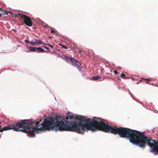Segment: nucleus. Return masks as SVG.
Here are the masks:
<instances>
[{"label":"nucleus","mask_w":158,"mask_h":158,"mask_svg":"<svg viewBox=\"0 0 158 158\" xmlns=\"http://www.w3.org/2000/svg\"><path fill=\"white\" fill-rule=\"evenodd\" d=\"M2 9L0 8V11H2Z\"/></svg>","instance_id":"obj_23"},{"label":"nucleus","mask_w":158,"mask_h":158,"mask_svg":"<svg viewBox=\"0 0 158 158\" xmlns=\"http://www.w3.org/2000/svg\"><path fill=\"white\" fill-rule=\"evenodd\" d=\"M114 73L116 74H118V72L116 70H114Z\"/></svg>","instance_id":"obj_20"},{"label":"nucleus","mask_w":158,"mask_h":158,"mask_svg":"<svg viewBox=\"0 0 158 158\" xmlns=\"http://www.w3.org/2000/svg\"><path fill=\"white\" fill-rule=\"evenodd\" d=\"M51 33H56V31L53 29H52L51 30Z\"/></svg>","instance_id":"obj_18"},{"label":"nucleus","mask_w":158,"mask_h":158,"mask_svg":"<svg viewBox=\"0 0 158 158\" xmlns=\"http://www.w3.org/2000/svg\"><path fill=\"white\" fill-rule=\"evenodd\" d=\"M51 51V50L50 49V50H49V51Z\"/></svg>","instance_id":"obj_26"},{"label":"nucleus","mask_w":158,"mask_h":158,"mask_svg":"<svg viewBox=\"0 0 158 158\" xmlns=\"http://www.w3.org/2000/svg\"><path fill=\"white\" fill-rule=\"evenodd\" d=\"M121 76L122 78H125V74L123 73H122L121 75Z\"/></svg>","instance_id":"obj_15"},{"label":"nucleus","mask_w":158,"mask_h":158,"mask_svg":"<svg viewBox=\"0 0 158 158\" xmlns=\"http://www.w3.org/2000/svg\"><path fill=\"white\" fill-rule=\"evenodd\" d=\"M40 122H43V123H40L42 126L39 128V121L35 122L30 119L21 120L9 125L10 130L13 129L16 131H22L28 133L30 137H34L35 136V130L36 131L46 130L44 128V127L47 126V124L45 123V120L41 119Z\"/></svg>","instance_id":"obj_2"},{"label":"nucleus","mask_w":158,"mask_h":158,"mask_svg":"<svg viewBox=\"0 0 158 158\" xmlns=\"http://www.w3.org/2000/svg\"><path fill=\"white\" fill-rule=\"evenodd\" d=\"M29 44L33 45H35L37 44V40L34 39L29 42Z\"/></svg>","instance_id":"obj_9"},{"label":"nucleus","mask_w":158,"mask_h":158,"mask_svg":"<svg viewBox=\"0 0 158 158\" xmlns=\"http://www.w3.org/2000/svg\"><path fill=\"white\" fill-rule=\"evenodd\" d=\"M89 118L86 119L81 115H69V116L55 117L45 119L47 126L44 127L46 130H54L60 131H75L83 134L85 131L91 130L93 131L99 130L105 132L118 134L121 137L127 138L129 141L134 144V130L122 127L109 126L102 121L94 119L90 121Z\"/></svg>","instance_id":"obj_1"},{"label":"nucleus","mask_w":158,"mask_h":158,"mask_svg":"<svg viewBox=\"0 0 158 158\" xmlns=\"http://www.w3.org/2000/svg\"><path fill=\"white\" fill-rule=\"evenodd\" d=\"M142 79L147 81H148L146 82V83H148V81H150L151 80V79L150 78H149V79H144L143 78H142Z\"/></svg>","instance_id":"obj_13"},{"label":"nucleus","mask_w":158,"mask_h":158,"mask_svg":"<svg viewBox=\"0 0 158 158\" xmlns=\"http://www.w3.org/2000/svg\"><path fill=\"white\" fill-rule=\"evenodd\" d=\"M42 47L45 48L47 50H49V49L48 47H45V46H42Z\"/></svg>","instance_id":"obj_17"},{"label":"nucleus","mask_w":158,"mask_h":158,"mask_svg":"<svg viewBox=\"0 0 158 158\" xmlns=\"http://www.w3.org/2000/svg\"><path fill=\"white\" fill-rule=\"evenodd\" d=\"M2 126L0 125V132H2L4 131H7L10 130L9 125L8 126H6L3 128H1Z\"/></svg>","instance_id":"obj_6"},{"label":"nucleus","mask_w":158,"mask_h":158,"mask_svg":"<svg viewBox=\"0 0 158 158\" xmlns=\"http://www.w3.org/2000/svg\"><path fill=\"white\" fill-rule=\"evenodd\" d=\"M101 78V77L98 75H97L90 78V80L93 81L97 80Z\"/></svg>","instance_id":"obj_8"},{"label":"nucleus","mask_w":158,"mask_h":158,"mask_svg":"<svg viewBox=\"0 0 158 158\" xmlns=\"http://www.w3.org/2000/svg\"><path fill=\"white\" fill-rule=\"evenodd\" d=\"M36 51H38L39 52H47V51H45L44 50V49L42 48H41L40 47H39L38 48L36 47Z\"/></svg>","instance_id":"obj_7"},{"label":"nucleus","mask_w":158,"mask_h":158,"mask_svg":"<svg viewBox=\"0 0 158 158\" xmlns=\"http://www.w3.org/2000/svg\"><path fill=\"white\" fill-rule=\"evenodd\" d=\"M44 26L46 27L47 26L46 25H45Z\"/></svg>","instance_id":"obj_27"},{"label":"nucleus","mask_w":158,"mask_h":158,"mask_svg":"<svg viewBox=\"0 0 158 158\" xmlns=\"http://www.w3.org/2000/svg\"><path fill=\"white\" fill-rule=\"evenodd\" d=\"M79 50H78V52L80 53V54H81V52H82V51H81V50H79V49H78Z\"/></svg>","instance_id":"obj_21"},{"label":"nucleus","mask_w":158,"mask_h":158,"mask_svg":"<svg viewBox=\"0 0 158 158\" xmlns=\"http://www.w3.org/2000/svg\"><path fill=\"white\" fill-rule=\"evenodd\" d=\"M0 16H2V14L1 13H0Z\"/></svg>","instance_id":"obj_24"},{"label":"nucleus","mask_w":158,"mask_h":158,"mask_svg":"<svg viewBox=\"0 0 158 158\" xmlns=\"http://www.w3.org/2000/svg\"><path fill=\"white\" fill-rule=\"evenodd\" d=\"M60 45L63 48L66 49H68V48L65 46L62 45L60 44Z\"/></svg>","instance_id":"obj_14"},{"label":"nucleus","mask_w":158,"mask_h":158,"mask_svg":"<svg viewBox=\"0 0 158 158\" xmlns=\"http://www.w3.org/2000/svg\"><path fill=\"white\" fill-rule=\"evenodd\" d=\"M37 44H43V43L42 41L40 40H37Z\"/></svg>","instance_id":"obj_11"},{"label":"nucleus","mask_w":158,"mask_h":158,"mask_svg":"<svg viewBox=\"0 0 158 158\" xmlns=\"http://www.w3.org/2000/svg\"><path fill=\"white\" fill-rule=\"evenodd\" d=\"M25 42L26 43V44H27V43L29 44V42H30L28 40H25Z\"/></svg>","instance_id":"obj_19"},{"label":"nucleus","mask_w":158,"mask_h":158,"mask_svg":"<svg viewBox=\"0 0 158 158\" xmlns=\"http://www.w3.org/2000/svg\"><path fill=\"white\" fill-rule=\"evenodd\" d=\"M36 47H28L29 50L34 52H36Z\"/></svg>","instance_id":"obj_10"},{"label":"nucleus","mask_w":158,"mask_h":158,"mask_svg":"<svg viewBox=\"0 0 158 158\" xmlns=\"http://www.w3.org/2000/svg\"><path fill=\"white\" fill-rule=\"evenodd\" d=\"M26 52H28L27 51H26Z\"/></svg>","instance_id":"obj_25"},{"label":"nucleus","mask_w":158,"mask_h":158,"mask_svg":"<svg viewBox=\"0 0 158 158\" xmlns=\"http://www.w3.org/2000/svg\"><path fill=\"white\" fill-rule=\"evenodd\" d=\"M15 15L16 17H20V19L21 21L23 22V24H25L27 26L29 27H31L32 25V22L30 18L26 15H24L21 14L19 12H18L16 14H15Z\"/></svg>","instance_id":"obj_3"},{"label":"nucleus","mask_w":158,"mask_h":158,"mask_svg":"<svg viewBox=\"0 0 158 158\" xmlns=\"http://www.w3.org/2000/svg\"><path fill=\"white\" fill-rule=\"evenodd\" d=\"M62 58L63 59L67 61H70V62H71L72 59L73 58L70 57L66 55H63Z\"/></svg>","instance_id":"obj_5"},{"label":"nucleus","mask_w":158,"mask_h":158,"mask_svg":"<svg viewBox=\"0 0 158 158\" xmlns=\"http://www.w3.org/2000/svg\"><path fill=\"white\" fill-rule=\"evenodd\" d=\"M1 12H2L3 14H5L6 15H7L8 13L9 12L6 11H4L3 10L2 11H1Z\"/></svg>","instance_id":"obj_12"},{"label":"nucleus","mask_w":158,"mask_h":158,"mask_svg":"<svg viewBox=\"0 0 158 158\" xmlns=\"http://www.w3.org/2000/svg\"><path fill=\"white\" fill-rule=\"evenodd\" d=\"M71 62L72 65L74 67H76L79 71H80L81 70L82 67L81 66V63L80 62L75 59L73 58Z\"/></svg>","instance_id":"obj_4"},{"label":"nucleus","mask_w":158,"mask_h":158,"mask_svg":"<svg viewBox=\"0 0 158 158\" xmlns=\"http://www.w3.org/2000/svg\"><path fill=\"white\" fill-rule=\"evenodd\" d=\"M47 45L48 46L51 48H53V46L50 44H47Z\"/></svg>","instance_id":"obj_16"},{"label":"nucleus","mask_w":158,"mask_h":158,"mask_svg":"<svg viewBox=\"0 0 158 158\" xmlns=\"http://www.w3.org/2000/svg\"><path fill=\"white\" fill-rule=\"evenodd\" d=\"M43 44L44 45H47V44H47L46 43H43V44Z\"/></svg>","instance_id":"obj_22"}]
</instances>
